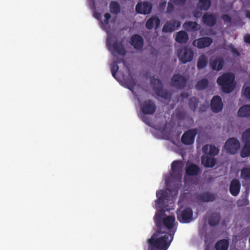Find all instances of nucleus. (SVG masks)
<instances>
[{
  "mask_svg": "<svg viewBox=\"0 0 250 250\" xmlns=\"http://www.w3.org/2000/svg\"><path fill=\"white\" fill-rule=\"evenodd\" d=\"M158 198L155 201L156 208H162L155 213L154 222L156 226L155 232L148 239V250H167L172 241L176 229H174L175 221L174 215L167 216L168 210V203L169 193L165 190L156 192Z\"/></svg>",
  "mask_w": 250,
  "mask_h": 250,
  "instance_id": "f257e3e1",
  "label": "nucleus"
},
{
  "mask_svg": "<svg viewBox=\"0 0 250 250\" xmlns=\"http://www.w3.org/2000/svg\"><path fill=\"white\" fill-rule=\"evenodd\" d=\"M235 77L231 73H225L220 76L217 79V84L221 86L223 92L229 93L235 87Z\"/></svg>",
  "mask_w": 250,
  "mask_h": 250,
  "instance_id": "f03ea898",
  "label": "nucleus"
},
{
  "mask_svg": "<svg viewBox=\"0 0 250 250\" xmlns=\"http://www.w3.org/2000/svg\"><path fill=\"white\" fill-rule=\"evenodd\" d=\"M150 82L153 89L157 96L165 99L170 98L169 93L167 90H164L163 84L160 80L156 78L154 76H151L150 78Z\"/></svg>",
  "mask_w": 250,
  "mask_h": 250,
  "instance_id": "7ed1b4c3",
  "label": "nucleus"
},
{
  "mask_svg": "<svg viewBox=\"0 0 250 250\" xmlns=\"http://www.w3.org/2000/svg\"><path fill=\"white\" fill-rule=\"evenodd\" d=\"M106 45L108 50L113 56L115 55V53L123 55L125 54V51L122 42L115 41L112 43L110 40L107 38L106 40Z\"/></svg>",
  "mask_w": 250,
  "mask_h": 250,
  "instance_id": "20e7f679",
  "label": "nucleus"
},
{
  "mask_svg": "<svg viewBox=\"0 0 250 250\" xmlns=\"http://www.w3.org/2000/svg\"><path fill=\"white\" fill-rule=\"evenodd\" d=\"M157 107L153 101L147 100L140 104L141 110L144 115H152L156 110Z\"/></svg>",
  "mask_w": 250,
  "mask_h": 250,
  "instance_id": "39448f33",
  "label": "nucleus"
},
{
  "mask_svg": "<svg viewBox=\"0 0 250 250\" xmlns=\"http://www.w3.org/2000/svg\"><path fill=\"white\" fill-rule=\"evenodd\" d=\"M240 147L239 141L236 138H230L227 140L225 144V147L227 151L231 154L237 153Z\"/></svg>",
  "mask_w": 250,
  "mask_h": 250,
  "instance_id": "423d86ee",
  "label": "nucleus"
},
{
  "mask_svg": "<svg viewBox=\"0 0 250 250\" xmlns=\"http://www.w3.org/2000/svg\"><path fill=\"white\" fill-rule=\"evenodd\" d=\"M187 80L184 76L179 74L173 75L171 79L170 84L178 89H183L186 86Z\"/></svg>",
  "mask_w": 250,
  "mask_h": 250,
  "instance_id": "0eeeda50",
  "label": "nucleus"
},
{
  "mask_svg": "<svg viewBox=\"0 0 250 250\" xmlns=\"http://www.w3.org/2000/svg\"><path fill=\"white\" fill-rule=\"evenodd\" d=\"M193 212L190 208H186L182 211H177V220L182 223H189L192 219Z\"/></svg>",
  "mask_w": 250,
  "mask_h": 250,
  "instance_id": "6e6552de",
  "label": "nucleus"
},
{
  "mask_svg": "<svg viewBox=\"0 0 250 250\" xmlns=\"http://www.w3.org/2000/svg\"><path fill=\"white\" fill-rule=\"evenodd\" d=\"M197 133V129L194 128L185 132L181 137L182 142L186 145H190L194 143L195 137Z\"/></svg>",
  "mask_w": 250,
  "mask_h": 250,
  "instance_id": "1a4fd4ad",
  "label": "nucleus"
},
{
  "mask_svg": "<svg viewBox=\"0 0 250 250\" xmlns=\"http://www.w3.org/2000/svg\"><path fill=\"white\" fill-rule=\"evenodd\" d=\"M194 53L188 48H184L182 50L178 52V57L182 63H186L191 62L193 58Z\"/></svg>",
  "mask_w": 250,
  "mask_h": 250,
  "instance_id": "9d476101",
  "label": "nucleus"
},
{
  "mask_svg": "<svg viewBox=\"0 0 250 250\" xmlns=\"http://www.w3.org/2000/svg\"><path fill=\"white\" fill-rule=\"evenodd\" d=\"M152 8V4L149 1H144L143 2H138L136 5V12L141 14H149Z\"/></svg>",
  "mask_w": 250,
  "mask_h": 250,
  "instance_id": "9b49d317",
  "label": "nucleus"
},
{
  "mask_svg": "<svg viewBox=\"0 0 250 250\" xmlns=\"http://www.w3.org/2000/svg\"><path fill=\"white\" fill-rule=\"evenodd\" d=\"M223 107V104L221 98L218 95L214 96L210 101V108L214 113L220 112Z\"/></svg>",
  "mask_w": 250,
  "mask_h": 250,
  "instance_id": "f8f14e48",
  "label": "nucleus"
},
{
  "mask_svg": "<svg viewBox=\"0 0 250 250\" xmlns=\"http://www.w3.org/2000/svg\"><path fill=\"white\" fill-rule=\"evenodd\" d=\"M212 43V39L210 37H202L193 42V45L200 49L209 46Z\"/></svg>",
  "mask_w": 250,
  "mask_h": 250,
  "instance_id": "ddd939ff",
  "label": "nucleus"
},
{
  "mask_svg": "<svg viewBox=\"0 0 250 250\" xmlns=\"http://www.w3.org/2000/svg\"><path fill=\"white\" fill-rule=\"evenodd\" d=\"M181 26V22L173 20L167 21L164 25L162 31L165 33L172 32L178 29Z\"/></svg>",
  "mask_w": 250,
  "mask_h": 250,
  "instance_id": "4468645a",
  "label": "nucleus"
},
{
  "mask_svg": "<svg viewBox=\"0 0 250 250\" xmlns=\"http://www.w3.org/2000/svg\"><path fill=\"white\" fill-rule=\"evenodd\" d=\"M172 176L174 178H181L182 176V166L180 161H174L171 165Z\"/></svg>",
  "mask_w": 250,
  "mask_h": 250,
  "instance_id": "2eb2a0df",
  "label": "nucleus"
},
{
  "mask_svg": "<svg viewBox=\"0 0 250 250\" xmlns=\"http://www.w3.org/2000/svg\"><path fill=\"white\" fill-rule=\"evenodd\" d=\"M203 22L207 26L213 27L217 23V17L213 14L206 13L202 18Z\"/></svg>",
  "mask_w": 250,
  "mask_h": 250,
  "instance_id": "dca6fc26",
  "label": "nucleus"
},
{
  "mask_svg": "<svg viewBox=\"0 0 250 250\" xmlns=\"http://www.w3.org/2000/svg\"><path fill=\"white\" fill-rule=\"evenodd\" d=\"M209 64L212 70L219 71L223 69L225 64V61L222 57H217L211 60Z\"/></svg>",
  "mask_w": 250,
  "mask_h": 250,
  "instance_id": "f3484780",
  "label": "nucleus"
},
{
  "mask_svg": "<svg viewBox=\"0 0 250 250\" xmlns=\"http://www.w3.org/2000/svg\"><path fill=\"white\" fill-rule=\"evenodd\" d=\"M130 44L136 50H141L144 45V40L138 34H134L130 38Z\"/></svg>",
  "mask_w": 250,
  "mask_h": 250,
  "instance_id": "a211bd4d",
  "label": "nucleus"
},
{
  "mask_svg": "<svg viewBox=\"0 0 250 250\" xmlns=\"http://www.w3.org/2000/svg\"><path fill=\"white\" fill-rule=\"evenodd\" d=\"M161 21L160 19L156 16H152L146 23V27L149 30H151L153 28L157 29L160 26Z\"/></svg>",
  "mask_w": 250,
  "mask_h": 250,
  "instance_id": "6ab92c4d",
  "label": "nucleus"
},
{
  "mask_svg": "<svg viewBox=\"0 0 250 250\" xmlns=\"http://www.w3.org/2000/svg\"><path fill=\"white\" fill-rule=\"evenodd\" d=\"M216 197V194L207 191L199 194L197 198L199 201L203 202H209L214 201Z\"/></svg>",
  "mask_w": 250,
  "mask_h": 250,
  "instance_id": "aec40b11",
  "label": "nucleus"
},
{
  "mask_svg": "<svg viewBox=\"0 0 250 250\" xmlns=\"http://www.w3.org/2000/svg\"><path fill=\"white\" fill-rule=\"evenodd\" d=\"M241 188V184L238 179L232 180L230 184L229 192L233 196H236L238 195Z\"/></svg>",
  "mask_w": 250,
  "mask_h": 250,
  "instance_id": "412c9836",
  "label": "nucleus"
},
{
  "mask_svg": "<svg viewBox=\"0 0 250 250\" xmlns=\"http://www.w3.org/2000/svg\"><path fill=\"white\" fill-rule=\"evenodd\" d=\"M221 220L220 214L218 212H215L209 217L208 222L209 226L215 227L220 223Z\"/></svg>",
  "mask_w": 250,
  "mask_h": 250,
  "instance_id": "4be33fe9",
  "label": "nucleus"
},
{
  "mask_svg": "<svg viewBox=\"0 0 250 250\" xmlns=\"http://www.w3.org/2000/svg\"><path fill=\"white\" fill-rule=\"evenodd\" d=\"M200 172L199 167L195 164H190L187 167L186 173L189 176H196Z\"/></svg>",
  "mask_w": 250,
  "mask_h": 250,
  "instance_id": "5701e85b",
  "label": "nucleus"
},
{
  "mask_svg": "<svg viewBox=\"0 0 250 250\" xmlns=\"http://www.w3.org/2000/svg\"><path fill=\"white\" fill-rule=\"evenodd\" d=\"M201 163L206 167H213L216 163V160L213 157H202Z\"/></svg>",
  "mask_w": 250,
  "mask_h": 250,
  "instance_id": "b1692460",
  "label": "nucleus"
},
{
  "mask_svg": "<svg viewBox=\"0 0 250 250\" xmlns=\"http://www.w3.org/2000/svg\"><path fill=\"white\" fill-rule=\"evenodd\" d=\"M183 27L187 31H196L200 29V26L196 22L189 21L185 22Z\"/></svg>",
  "mask_w": 250,
  "mask_h": 250,
  "instance_id": "393cba45",
  "label": "nucleus"
},
{
  "mask_svg": "<svg viewBox=\"0 0 250 250\" xmlns=\"http://www.w3.org/2000/svg\"><path fill=\"white\" fill-rule=\"evenodd\" d=\"M188 39V34L184 31H180L176 33L175 41L180 43H185Z\"/></svg>",
  "mask_w": 250,
  "mask_h": 250,
  "instance_id": "a878e982",
  "label": "nucleus"
},
{
  "mask_svg": "<svg viewBox=\"0 0 250 250\" xmlns=\"http://www.w3.org/2000/svg\"><path fill=\"white\" fill-rule=\"evenodd\" d=\"M240 117H249L250 116V105L246 104L241 107L237 112Z\"/></svg>",
  "mask_w": 250,
  "mask_h": 250,
  "instance_id": "bb28decb",
  "label": "nucleus"
},
{
  "mask_svg": "<svg viewBox=\"0 0 250 250\" xmlns=\"http://www.w3.org/2000/svg\"><path fill=\"white\" fill-rule=\"evenodd\" d=\"M229 246V241L227 239H221L218 241L215 245L216 250H228Z\"/></svg>",
  "mask_w": 250,
  "mask_h": 250,
  "instance_id": "cd10ccee",
  "label": "nucleus"
},
{
  "mask_svg": "<svg viewBox=\"0 0 250 250\" xmlns=\"http://www.w3.org/2000/svg\"><path fill=\"white\" fill-rule=\"evenodd\" d=\"M121 6L116 1H112L109 3V9L110 12L114 15H118L121 12Z\"/></svg>",
  "mask_w": 250,
  "mask_h": 250,
  "instance_id": "c85d7f7f",
  "label": "nucleus"
},
{
  "mask_svg": "<svg viewBox=\"0 0 250 250\" xmlns=\"http://www.w3.org/2000/svg\"><path fill=\"white\" fill-rule=\"evenodd\" d=\"M208 64V58L205 55H201L198 59L197 67L199 70L205 67Z\"/></svg>",
  "mask_w": 250,
  "mask_h": 250,
  "instance_id": "c756f323",
  "label": "nucleus"
},
{
  "mask_svg": "<svg viewBox=\"0 0 250 250\" xmlns=\"http://www.w3.org/2000/svg\"><path fill=\"white\" fill-rule=\"evenodd\" d=\"M211 5L210 0H199L197 4V7L201 10L206 11L208 10Z\"/></svg>",
  "mask_w": 250,
  "mask_h": 250,
  "instance_id": "7c9ffc66",
  "label": "nucleus"
},
{
  "mask_svg": "<svg viewBox=\"0 0 250 250\" xmlns=\"http://www.w3.org/2000/svg\"><path fill=\"white\" fill-rule=\"evenodd\" d=\"M250 155V144H244L240 152V156L242 158L248 157Z\"/></svg>",
  "mask_w": 250,
  "mask_h": 250,
  "instance_id": "2f4dec72",
  "label": "nucleus"
},
{
  "mask_svg": "<svg viewBox=\"0 0 250 250\" xmlns=\"http://www.w3.org/2000/svg\"><path fill=\"white\" fill-rule=\"evenodd\" d=\"M208 84V80L207 79H203L197 82L195 85V87L197 90H202L207 88Z\"/></svg>",
  "mask_w": 250,
  "mask_h": 250,
  "instance_id": "473e14b6",
  "label": "nucleus"
},
{
  "mask_svg": "<svg viewBox=\"0 0 250 250\" xmlns=\"http://www.w3.org/2000/svg\"><path fill=\"white\" fill-rule=\"evenodd\" d=\"M199 101L197 98L195 97L190 98L188 100V105L191 110L195 111L198 106Z\"/></svg>",
  "mask_w": 250,
  "mask_h": 250,
  "instance_id": "72a5a7b5",
  "label": "nucleus"
},
{
  "mask_svg": "<svg viewBox=\"0 0 250 250\" xmlns=\"http://www.w3.org/2000/svg\"><path fill=\"white\" fill-rule=\"evenodd\" d=\"M242 141L244 144H250V128L246 129L243 132Z\"/></svg>",
  "mask_w": 250,
  "mask_h": 250,
  "instance_id": "f704fd0d",
  "label": "nucleus"
},
{
  "mask_svg": "<svg viewBox=\"0 0 250 250\" xmlns=\"http://www.w3.org/2000/svg\"><path fill=\"white\" fill-rule=\"evenodd\" d=\"M241 177L245 180L250 179V167H245L241 170Z\"/></svg>",
  "mask_w": 250,
  "mask_h": 250,
  "instance_id": "c9c22d12",
  "label": "nucleus"
},
{
  "mask_svg": "<svg viewBox=\"0 0 250 250\" xmlns=\"http://www.w3.org/2000/svg\"><path fill=\"white\" fill-rule=\"evenodd\" d=\"M110 70L112 75L114 78H116V73L119 70V66L116 62H114L111 64Z\"/></svg>",
  "mask_w": 250,
  "mask_h": 250,
  "instance_id": "e433bc0d",
  "label": "nucleus"
},
{
  "mask_svg": "<svg viewBox=\"0 0 250 250\" xmlns=\"http://www.w3.org/2000/svg\"><path fill=\"white\" fill-rule=\"evenodd\" d=\"M219 149L214 145H209V149L208 154L211 156H214L218 154Z\"/></svg>",
  "mask_w": 250,
  "mask_h": 250,
  "instance_id": "4c0bfd02",
  "label": "nucleus"
},
{
  "mask_svg": "<svg viewBox=\"0 0 250 250\" xmlns=\"http://www.w3.org/2000/svg\"><path fill=\"white\" fill-rule=\"evenodd\" d=\"M125 83L126 84V87L131 91H133V89L135 85V82L134 80L131 78L130 79L126 80L125 81Z\"/></svg>",
  "mask_w": 250,
  "mask_h": 250,
  "instance_id": "58836bf2",
  "label": "nucleus"
},
{
  "mask_svg": "<svg viewBox=\"0 0 250 250\" xmlns=\"http://www.w3.org/2000/svg\"><path fill=\"white\" fill-rule=\"evenodd\" d=\"M237 204L239 207L246 206L249 204V201L247 197H245L242 200H238Z\"/></svg>",
  "mask_w": 250,
  "mask_h": 250,
  "instance_id": "ea45409f",
  "label": "nucleus"
},
{
  "mask_svg": "<svg viewBox=\"0 0 250 250\" xmlns=\"http://www.w3.org/2000/svg\"><path fill=\"white\" fill-rule=\"evenodd\" d=\"M175 113L176 117L179 119H184L186 117L185 112L181 110L176 109Z\"/></svg>",
  "mask_w": 250,
  "mask_h": 250,
  "instance_id": "a19ab883",
  "label": "nucleus"
},
{
  "mask_svg": "<svg viewBox=\"0 0 250 250\" xmlns=\"http://www.w3.org/2000/svg\"><path fill=\"white\" fill-rule=\"evenodd\" d=\"M228 49H229L233 54L236 56H239L240 53L236 48H235L232 44H230L228 46Z\"/></svg>",
  "mask_w": 250,
  "mask_h": 250,
  "instance_id": "79ce46f5",
  "label": "nucleus"
},
{
  "mask_svg": "<svg viewBox=\"0 0 250 250\" xmlns=\"http://www.w3.org/2000/svg\"><path fill=\"white\" fill-rule=\"evenodd\" d=\"M174 7L173 3L170 1L168 2L167 6V13H170L174 11Z\"/></svg>",
  "mask_w": 250,
  "mask_h": 250,
  "instance_id": "37998d69",
  "label": "nucleus"
},
{
  "mask_svg": "<svg viewBox=\"0 0 250 250\" xmlns=\"http://www.w3.org/2000/svg\"><path fill=\"white\" fill-rule=\"evenodd\" d=\"M221 18L225 21L228 23H230L231 22L232 19L230 16H229L228 14H223L221 16Z\"/></svg>",
  "mask_w": 250,
  "mask_h": 250,
  "instance_id": "c03bdc74",
  "label": "nucleus"
},
{
  "mask_svg": "<svg viewBox=\"0 0 250 250\" xmlns=\"http://www.w3.org/2000/svg\"><path fill=\"white\" fill-rule=\"evenodd\" d=\"M173 4L176 5L182 6L185 4L186 0H170Z\"/></svg>",
  "mask_w": 250,
  "mask_h": 250,
  "instance_id": "a18cd8bd",
  "label": "nucleus"
},
{
  "mask_svg": "<svg viewBox=\"0 0 250 250\" xmlns=\"http://www.w3.org/2000/svg\"><path fill=\"white\" fill-rule=\"evenodd\" d=\"M244 95L247 98L250 100V87L247 86L244 89Z\"/></svg>",
  "mask_w": 250,
  "mask_h": 250,
  "instance_id": "49530a36",
  "label": "nucleus"
},
{
  "mask_svg": "<svg viewBox=\"0 0 250 250\" xmlns=\"http://www.w3.org/2000/svg\"><path fill=\"white\" fill-rule=\"evenodd\" d=\"M104 17L105 18V19L104 21V23L105 25H107L109 24V20L111 18V15L109 13H106Z\"/></svg>",
  "mask_w": 250,
  "mask_h": 250,
  "instance_id": "de8ad7c7",
  "label": "nucleus"
},
{
  "mask_svg": "<svg viewBox=\"0 0 250 250\" xmlns=\"http://www.w3.org/2000/svg\"><path fill=\"white\" fill-rule=\"evenodd\" d=\"M142 121L147 125L150 126V120L149 118L144 115L142 116Z\"/></svg>",
  "mask_w": 250,
  "mask_h": 250,
  "instance_id": "09e8293b",
  "label": "nucleus"
},
{
  "mask_svg": "<svg viewBox=\"0 0 250 250\" xmlns=\"http://www.w3.org/2000/svg\"><path fill=\"white\" fill-rule=\"evenodd\" d=\"M209 149V145H206L203 146L202 148V151L205 154H208Z\"/></svg>",
  "mask_w": 250,
  "mask_h": 250,
  "instance_id": "8fccbe9b",
  "label": "nucleus"
},
{
  "mask_svg": "<svg viewBox=\"0 0 250 250\" xmlns=\"http://www.w3.org/2000/svg\"><path fill=\"white\" fill-rule=\"evenodd\" d=\"M166 185H167V190H168L169 192V193H172L173 192H175V194H177L178 193V188L176 189L175 190H173L172 189H171L170 188L168 187V184L167 183V182L166 181Z\"/></svg>",
  "mask_w": 250,
  "mask_h": 250,
  "instance_id": "3c124183",
  "label": "nucleus"
},
{
  "mask_svg": "<svg viewBox=\"0 0 250 250\" xmlns=\"http://www.w3.org/2000/svg\"><path fill=\"white\" fill-rule=\"evenodd\" d=\"M244 41L246 43H250V34H246L244 37Z\"/></svg>",
  "mask_w": 250,
  "mask_h": 250,
  "instance_id": "603ef678",
  "label": "nucleus"
},
{
  "mask_svg": "<svg viewBox=\"0 0 250 250\" xmlns=\"http://www.w3.org/2000/svg\"><path fill=\"white\" fill-rule=\"evenodd\" d=\"M206 108V106L202 105V107L200 109V111H201V112H203V111H205Z\"/></svg>",
  "mask_w": 250,
  "mask_h": 250,
  "instance_id": "864d4df0",
  "label": "nucleus"
},
{
  "mask_svg": "<svg viewBox=\"0 0 250 250\" xmlns=\"http://www.w3.org/2000/svg\"><path fill=\"white\" fill-rule=\"evenodd\" d=\"M246 16L250 19V11H247L246 13Z\"/></svg>",
  "mask_w": 250,
  "mask_h": 250,
  "instance_id": "5fc2aeb1",
  "label": "nucleus"
}]
</instances>
